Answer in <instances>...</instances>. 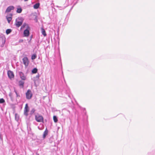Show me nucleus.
<instances>
[{"instance_id": "nucleus-18", "label": "nucleus", "mask_w": 155, "mask_h": 155, "mask_svg": "<svg viewBox=\"0 0 155 155\" xmlns=\"http://www.w3.org/2000/svg\"><path fill=\"white\" fill-rule=\"evenodd\" d=\"M11 31L12 30L11 29H7L6 30V33L7 35H8L11 32Z\"/></svg>"}, {"instance_id": "nucleus-17", "label": "nucleus", "mask_w": 155, "mask_h": 155, "mask_svg": "<svg viewBox=\"0 0 155 155\" xmlns=\"http://www.w3.org/2000/svg\"><path fill=\"white\" fill-rule=\"evenodd\" d=\"M54 121V122L56 123L58 121V118L56 116H54L53 117Z\"/></svg>"}, {"instance_id": "nucleus-7", "label": "nucleus", "mask_w": 155, "mask_h": 155, "mask_svg": "<svg viewBox=\"0 0 155 155\" xmlns=\"http://www.w3.org/2000/svg\"><path fill=\"white\" fill-rule=\"evenodd\" d=\"M8 77L10 79L13 78L14 77V74L13 72L11 71H8Z\"/></svg>"}, {"instance_id": "nucleus-16", "label": "nucleus", "mask_w": 155, "mask_h": 155, "mask_svg": "<svg viewBox=\"0 0 155 155\" xmlns=\"http://www.w3.org/2000/svg\"><path fill=\"white\" fill-rule=\"evenodd\" d=\"M37 57L36 54H33L31 56V58L32 60H34Z\"/></svg>"}, {"instance_id": "nucleus-14", "label": "nucleus", "mask_w": 155, "mask_h": 155, "mask_svg": "<svg viewBox=\"0 0 155 155\" xmlns=\"http://www.w3.org/2000/svg\"><path fill=\"white\" fill-rule=\"evenodd\" d=\"M38 71V70L37 68H35L32 70V73L33 74H35Z\"/></svg>"}, {"instance_id": "nucleus-27", "label": "nucleus", "mask_w": 155, "mask_h": 155, "mask_svg": "<svg viewBox=\"0 0 155 155\" xmlns=\"http://www.w3.org/2000/svg\"><path fill=\"white\" fill-rule=\"evenodd\" d=\"M9 95L10 96H11V94H9Z\"/></svg>"}, {"instance_id": "nucleus-11", "label": "nucleus", "mask_w": 155, "mask_h": 155, "mask_svg": "<svg viewBox=\"0 0 155 155\" xmlns=\"http://www.w3.org/2000/svg\"><path fill=\"white\" fill-rule=\"evenodd\" d=\"M39 5L40 4L39 3H37L34 5V8L35 9H37L39 8Z\"/></svg>"}, {"instance_id": "nucleus-10", "label": "nucleus", "mask_w": 155, "mask_h": 155, "mask_svg": "<svg viewBox=\"0 0 155 155\" xmlns=\"http://www.w3.org/2000/svg\"><path fill=\"white\" fill-rule=\"evenodd\" d=\"M41 31L42 34L44 36H45L46 35V34L45 32V31L44 28H41Z\"/></svg>"}, {"instance_id": "nucleus-24", "label": "nucleus", "mask_w": 155, "mask_h": 155, "mask_svg": "<svg viewBox=\"0 0 155 155\" xmlns=\"http://www.w3.org/2000/svg\"><path fill=\"white\" fill-rule=\"evenodd\" d=\"M39 77H40L39 74H38L37 75H36V77L35 78L36 80H38L39 79Z\"/></svg>"}, {"instance_id": "nucleus-5", "label": "nucleus", "mask_w": 155, "mask_h": 155, "mask_svg": "<svg viewBox=\"0 0 155 155\" xmlns=\"http://www.w3.org/2000/svg\"><path fill=\"white\" fill-rule=\"evenodd\" d=\"M23 64L26 67H27L29 64V61L28 58L26 57H25L22 59Z\"/></svg>"}, {"instance_id": "nucleus-2", "label": "nucleus", "mask_w": 155, "mask_h": 155, "mask_svg": "<svg viewBox=\"0 0 155 155\" xmlns=\"http://www.w3.org/2000/svg\"><path fill=\"white\" fill-rule=\"evenodd\" d=\"M35 120L38 122H42L43 121V116L39 114H37L35 116Z\"/></svg>"}, {"instance_id": "nucleus-19", "label": "nucleus", "mask_w": 155, "mask_h": 155, "mask_svg": "<svg viewBox=\"0 0 155 155\" xmlns=\"http://www.w3.org/2000/svg\"><path fill=\"white\" fill-rule=\"evenodd\" d=\"M22 11V9L21 8H18L17 10V12L18 13H20Z\"/></svg>"}, {"instance_id": "nucleus-1", "label": "nucleus", "mask_w": 155, "mask_h": 155, "mask_svg": "<svg viewBox=\"0 0 155 155\" xmlns=\"http://www.w3.org/2000/svg\"><path fill=\"white\" fill-rule=\"evenodd\" d=\"M22 28L25 27L26 29L24 31V37H28L29 36L30 32L29 31L30 30V27L28 26L27 24L24 23L22 26Z\"/></svg>"}, {"instance_id": "nucleus-25", "label": "nucleus", "mask_w": 155, "mask_h": 155, "mask_svg": "<svg viewBox=\"0 0 155 155\" xmlns=\"http://www.w3.org/2000/svg\"><path fill=\"white\" fill-rule=\"evenodd\" d=\"M0 139L2 140H3V138H2V135L1 134H0Z\"/></svg>"}, {"instance_id": "nucleus-23", "label": "nucleus", "mask_w": 155, "mask_h": 155, "mask_svg": "<svg viewBox=\"0 0 155 155\" xmlns=\"http://www.w3.org/2000/svg\"><path fill=\"white\" fill-rule=\"evenodd\" d=\"M5 102V101L3 98L0 99V103H3Z\"/></svg>"}, {"instance_id": "nucleus-3", "label": "nucleus", "mask_w": 155, "mask_h": 155, "mask_svg": "<svg viewBox=\"0 0 155 155\" xmlns=\"http://www.w3.org/2000/svg\"><path fill=\"white\" fill-rule=\"evenodd\" d=\"M22 18H18L16 19L15 24L17 27H18L22 25Z\"/></svg>"}, {"instance_id": "nucleus-9", "label": "nucleus", "mask_w": 155, "mask_h": 155, "mask_svg": "<svg viewBox=\"0 0 155 155\" xmlns=\"http://www.w3.org/2000/svg\"><path fill=\"white\" fill-rule=\"evenodd\" d=\"M19 75L21 79L23 80H25L26 79V77L24 75L23 73L21 72H19Z\"/></svg>"}, {"instance_id": "nucleus-6", "label": "nucleus", "mask_w": 155, "mask_h": 155, "mask_svg": "<svg viewBox=\"0 0 155 155\" xmlns=\"http://www.w3.org/2000/svg\"><path fill=\"white\" fill-rule=\"evenodd\" d=\"M29 110V108L28 107V104H25V106L24 110V114L27 116L28 115V112Z\"/></svg>"}, {"instance_id": "nucleus-13", "label": "nucleus", "mask_w": 155, "mask_h": 155, "mask_svg": "<svg viewBox=\"0 0 155 155\" xmlns=\"http://www.w3.org/2000/svg\"><path fill=\"white\" fill-rule=\"evenodd\" d=\"M48 133V131L47 129H46L44 133V134L43 135V137L44 138H45V137L47 135Z\"/></svg>"}, {"instance_id": "nucleus-15", "label": "nucleus", "mask_w": 155, "mask_h": 155, "mask_svg": "<svg viewBox=\"0 0 155 155\" xmlns=\"http://www.w3.org/2000/svg\"><path fill=\"white\" fill-rule=\"evenodd\" d=\"M24 84V82L23 81H20L19 82V85L20 86H22V87H23Z\"/></svg>"}, {"instance_id": "nucleus-20", "label": "nucleus", "mask_w": 155, "mask_h": 155, "mask_svg": "<svg viewBox=\"0 0 155 155\" xmlns=\"http://www.w3.org/2000/svg\"><path fill=\"white\" fill-rule=\"evenodd\" d=\"M19 117L18 115L17 114H15V120H16L18 121L19 120Z\"/></svg>"}, {"instance_id": "nucleus-4", "label": "nucleus", "mask_w": 155, "mask_h": 155, "mask_svg": "<svg viewBox=\"0 0 155 155\" xmlns=\"http://www.w3.org/2000/svg\"><path fill=\"white\" fill-rule=\"evenodd\" d=\"M26 98L28 99H30L32 96V94L30 90H28L25 94Z\"/></svg>"}, {"instance_id": "nucleus-8", "label": "nucleus", "mask_w": 155, "mask_h": 155, "mask_svg": "<svg viewBox=\"0 0 155 155\" xmlns=\"http://www.w3.org/2000/svg\"><path fill=\"white\" fill-rule=\"evenodd\" d=\"M14 7L13 6H10L8 7L6 11V12H11V11L12 10H14Z\"/></svg>"}, {"instance_id": "nucleus-26", "label": "nucleus", "mask_w": 155, "mask_h": 155, "mask_svg": "<svg viewBox=\"0 0 155 155\" xmlns=\"http://www.w3.org/2000/svg\"><path fill=\"white\" fill-rule=\"evenodd\" d=\"M28 0H24V1H25V2H26V1H28Z\"/></svg>"}, {"instance_id": "nucleus-21", "label": "nucleus", "mask_w": 155, "mask_h": 155, "mask_svg": "<svg viewBox=\"0 0 155 155\" xmlns=\"http://www.w3.org/2000/svg\"><path fill=\"white\" fill-rule=\"evenodd\" d=\"M14 92L16 95L17 97H19L20 96L19 94L17 93V91L15 89H14Z\"/></svg>"}, {"instance_id": "nucleus-12", "label": "nucleus", "mask_w": 155, "mask_h": 155, "mask_svg": "<svg viewBox=\"0 0 155 155\" xmlns=\"http://www.w3.org/2000/svg\"><path fill=\"white\" fill-rule=\"evenodd\" d=\"M12 15H11V16H7L6 17V18L8 23H10V22L12 19V18L11 17Z\"/></svg>"}, {"instance_id": "nucleus-22", "label": "nucleus", "mask_w": 155, "mask_h": 155, "mask_svg": "<svg viewBox=\"0 0 155 155\" xmlns=\"http://www.w3.org/2000/svg\"><path fill=\"white\" fill-rule=\"evenodd\" d=\"M35 111V110L34 108H33L31 111L30 113L31 114H33Z\"/></svg>"}]
</instances>
